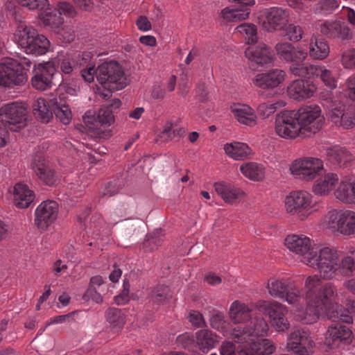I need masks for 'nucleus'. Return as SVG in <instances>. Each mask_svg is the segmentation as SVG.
<instances>
[{"instance_id":"f257e3e1","label":"nucleus","mask_w":355,"mask_h":355,"mask_svg":"<svg viewBox=\"0 0 355 355\" xmlns=\"http://www.w3.org/2000/svg\"><path fill=\"white\" fill-rule=\"evenodd\" d=\"M285 246L301 262L318 271L323 279L341 280L355 272V251L344 255L334 248L318 249L304 234H290L284 240Z\"/></svg>"},{"instance_id":"f03ea898","label":"nucleus","mask_w":355,"mask_h":355,"mask_svg":"<svg viewBox=\"0 0 355 355\" xmlns=\"http://www.w3.org/2000/svg\"><path fill=\"white\" fill-rule=\"evenodd\" d=\"M250 324L239 325L232 329L231 338L236 343L245 344L239 355H269L275 350L273 343L266 338L259 339L264 336L268 331V324L262 317L252 316Z\"/></svg>"},{"instance_id":"7ed1b4c3","label":"nucleus","mask_w":355,"mask_h":355,"mask_svg":"<svg viewBox=\"0 0 355 355\" xmlns=\"http://www.w3.org/2000/svg\"><path fill=\"white\" fill-rule=\"evenodd\" d=\"M320 277L315 275L309 276L305 281L306 297L304 305L307 307L302 320L306 323H313L326 313L328 309L336 304L337 289L332 283H326L322 286Z\"/></svg>"},{"instance_id":"20e7f679","label":"nucleus","mask_w":355,"mask_h":355,"mask_svg":"<svg viewBox=\"0 0 355 355\" xmlns=\"http://www.w3.org/2000/svg\"><path fill=\"white\" fill-rule=\"evenodd\" d=\"M347 309L336 303L330 306L322 315H327L332 324L329 327L324 344L330 349L338 347L342 343H349L351 341L352 331L343 322H352V315L355 316V301H349Z\"/></svg>"},{"instance_id":"39448f33","label":"nucleus","mask_w":355,"mask_h":355,"mask_svg":"<svg viewBox=\"0 0 355 355\" xmlns=\"http://www.w3.org/2000/svg\"><path fill=\"white\" fill-rule=\"evenodd\" d=\"M322 106L327 110V114L336 126L349 129L355 125V112L336 101L330 91H323L320 94Z\"/></svg>"},{"instance_id":"423d86ee","label":"nucleus","mask_w":355,"mask_h":355,"mask_svg":"<svg viewBox=\"0 0 355 355\" xmlns=\"http://www.w3.org/2000/svg\"><path fill=\"white\" fill-rule=\"evenodd\" d=\"M18 46L27 54L40 55L49 49L50 42L46 36L39 34L32 26L20 24L15 33Z\"/></svg>"},{"instance_id":"0eeeda50","label":"nucleus","mask_w":355,"mask_h":355,"mask_svg":"<svg viewBox=\"0 0 355 355\" xmlns=\"http://www.w3.org/2000/svg\"><path fill=\"white\" fill-rule=\"evenodd\" d=\"M31 62L24 58L19 62L10 58H5L0 62V86L12 87L24 85L28 80L26 71Z\"/></svg>"},{"instance_id":"6e6552de","label":"nucleus","mask_w":355,"mask_h":355,"mask_svg":"<svg viewBox=\"0 0 355 355\" xmlns=\"http://www.w3.org/2000/svg\"><path fill=\"white\" fill-rule=\"evenodd\" d=\"M121 105V103L119 99H114L110 106L101 107L96 118L90 117L86 114V116L84 117V122L92 137L103 139L110 137L111 132L106 128L110 126L114 121L112 107L118 108Z\"/></svg>"},{"instance_id":"1a4fd4ad","label":"nucleus","mask_w":355,"mask_h":355,"mask_svg":"<svg viewBox=\"0 0 355 355\" xmlns=\"http://www.w3.org/2000/svg\"><path fill=\"white\" fill-rule=\"evenodd\" d=\"M98 82L109 92L120 90L127 85L121 67L116 61L103 62L96 69Z\"/></svg>"},{"instance_id":"9d476101","label":"nucleus","mask_w":355,"mask_h":355,"mask_svg":"<svg viewBox=\"0 0 355 355\" xmlns=\"http://www.w3.org/2000/svg\"><path fill=\"white\" fill-rule=\"evenodd\" d=\"M267 287L272 296L284 300L295 306L297 311L304 308V295L295 286L291 285L289 279L272 278L268 281Z\"/></svg>"},{"instance_id":"9b49d317","label":"nucleus","mask_w":355,"mask_h":355,"mask_svg":"<svg viewBox=\"0 0 355 355\" xmlns=\"http://www.w3.org/2000/svg\"><path fill=\"white\" fill-rule=\"evenodd\" d=\"M27 112L26 103H7L0 108V122L5 128L17 132L26 125Z\"/></svg>"},{"instance_id":"f8f14e48","label":"nucleus","mask_w":355,"mask_h":355,"mask_svg":"<svg viewBox=\"0 0 355 355\" xmlns=\"http://www.w3.org/2000/svg\"><path fill=\"white\" fill-rule=\"evenodd\" d=\"M323 225L343 235L355 234V212L349 210L332 209L324 217Z\"/></svg>"},{"instance_id":"ddd939ff","label":"nucleus","mask_w":355,"mask_h":355,"mask_svg":"<svg viewBox=\"0 0 355 355\" xmlns=\"http://www.w3.org/2000/svg\"><path fill=\"white\" fill-rule=\"evenodd\" d=\"M290 170L295 178L304 181L315 179L324 171L323 162L315 157L296 159L292 163Z\"/></svg>"},{"instance_id":"4468645a","label":"nucleus","mask_w":355,"mask_h":355,"mask_svg":"<svg viewBox=\"0 0 355 355\" xmlns=\"http://www.w3.org/2000/svg\"><path fill=\"white\" fill-rule=\"evenodd\" d=\"M295 114L302 126V135L306 132L315 133L322 126L324 117L320 106L317 105H304L295 111Z\"/></svg>"},{"instance_id":"2eb2a0df","label":"nucleus","mask_w":355,"mask_h":355,"mask_svg":"<svg viewBox=\"0 0 355 355\" xmlns=\"http://www.w3.org/2000/svg\"><path fill=\"white\" fill-rule=\"evenodd\" d=\"M259 308L268 316L272 327L276 331H284L289 328L290 324L286 317L288 313L286 306L275 301H262L259 303Z\"/></svg>"},{"instance_id":"dca6fc26","label":"nucleus","mask_w":355,"mask_h":355,"mask_svg":"<svg viewBox=\"0 0 355 355\" xmlns=\"http://www.w3.org/2000/svg\"><path fill=\"white\" fill-rule=\"evenodd\" d=\"M275 132L284 139H294L302 135L295 111H284L277 114L275 122Z\"/></svg>"},{"instance_id":"f3484780","label":"nucleus","mask_w":355,"mask_h":355,"mask_svg":"<svg viewBox=\"0 0 355 355\" xmlns=\"http://www.w3.org/2000/svg\"><path fill=\"white\" fill-rule=\"evenodd\" d=\"M291 10L282 7H271L261 11L259 20L269 32L280 31L288 23Z\"/></svg>"},{"instance_id":"a211bd4d","label":"nucleus","mask_w":355,"mask_h":355,"mask_svg":"<svg viewBox=\"0 0 355 355\" xmlns=\"http://www.w3.org/2000/svg\"><path fill=\"white\" fill-rule=\"evenodd\" d=\"M313 346L314 342L309 331L296 328L291 333L287 341V347L292 354L282 355H311Z\"/></svg>"},{"instance_id":"6ab92c4d","label":"nucleus","mask_w":355,"mask_h":355,"mask_svg":"<svg viewBox=\"0 0 355 355\" xmlns=\"http://www.w3.org/2000/svg\"><path fill=\"white\" fill-rule=\"evenodd\" d=\"M58 210L55 201H43L35 211V225L40 230L47 229L57 218Z\"/></svg>"},{"instance_id":"aec40b11","label":"nucleus","mask_w":355,"mask_h":355,"mask_svg":"<svg viewBox=\"0 0 355 355\" xmlns=\"http://www.w3.org/2000/svg\"><path fill=\"white\" fill-rule=\"evenodd\" d=\"M285 206L286 211L291 214L308 211L314 206L313 196L304 190L292 191L285 199Z\"/></svg>"},{"instance_id":"412c9836","label":"nucleus","mask_w":355,"mask_h":355,"mask_svg":"<svg viewBox=\"0 0 355 355\" xmlns=\"http://www.w3.org/2000/svg\"><path fill=\"white\" fill-rule=\"evenodd\" d=\"M55 72V66L52 62L38 64L34 69V76L31 78L33 87L41 91L51 88Z\"/></svg>"},{"instance_id":"4be33fe9","label":"nucleus","mask_w":355,"mask_h":355,"mask_svg":"<svg viewBox=\"0 0 355 355\" xmlns=\"http://www.w3.org/2000/svg\"><path fill=\"white\" fill-rule=\"evenodd\" d=\"M316 28L328 38H338L342 40L349 39L351 33L343 20L320 21Z\"/></svg>"},{"instance_id":"5701e85b","label":"nucleus","mask_w":355,"mask_h":355,"mask_svg":"<svg viewBox=\"0 0 355 355\" xmlns=\"http://www.w3.org/2000/svg\"><path fill=\"white\" fill-rule=\"evenodd\" d=\"M327 162L336 168H347L354 160V155L345 147L334 146L325 150Z\"/></svg>"},{"instance_id":"b1692460","label":"nucleus","mask_w":355,"mask_h":355,"mask_svg":"<svg viewBox=\"0 0 355 355\" xmlns=\"http://www.w3.org/2000/svg\"><path fill=\"white\" fill-rule=\"evenodd\" d=\"M317 90L316 85L308 80L297 79L287 87L288 96L296 101H304L312 97Z\"/></svg>"},{"instance_id":"393cba45","label":"nucleus","mask_w":355,"mask_h":355,"mask_svg":"<svg viewBox=\"0 0 355 355\" xmlns=\"http://www.w3.org/2000/svg\"><path fill=\"white\" fill-rule=\"evenodd\" d=\"M31 167L43 182L49 186L54 184L55 182L54 171L42 153H36L33 155Z\"/></svg>"},{"instance_id":"a878e982","label":"nucleus","mask_w":355,"mask_h":355,"mask_svg":"<svg viewBox=\"0 0 355 355\" xmlns=\"http://www.w3.org/2000/svg\"><path fill=\"white\" fill-rule=\"evenodd\" d=\"M245 55L248 60L259 65L270 64L275 59L272 51L263 43L248 46L245 50Z\"/></svg>"},{"instance_id":"bb28decb","label":"nucleus","mask_w":355,"mask_h":355,"mask_svg":"<svg viewBox=\"0 0 355 355\" xmlns=\"http://www.w3.org/2000/svg\"><path fill=\"white\" fill-rule=\"evenodd\" d=\"M214 187L217 194L229 204L236 203L244 196L242 189L228 182H216Z\"/></svg>"},{"instance_id":"cd10ccee","label":"nucleus","mask_w":355,"mask_h":355,"mask_svg":"<svg viewBox=\"0 0 355 355\" xmlns=\"http://www.w3.org/2000/svg\"><path fill=\"white\" fill-rule=\"evenodd\" d=\"M286 73L283 70L274 69L268 73H259L256 76L254 85L263 89L277 87L285 78Z\"/></svg>"},{"instance_id":"c85d7f7f","label":"nucleus","mask_w":355,"mask_h":355,"mask_svg":"<svg viewBox=\"0 0 355 355\" xmlns=\"http://www.w3.org/2000/svg\"><path fill=\"white\" fill-rule=\"evenodd\" d=\"M230 110L239 123L248 126H253L257 123L256 112L250 105L234 103L231 105Z\"/></svg>"},{"instance_id":"c756f323","label":"nucleus","mask_w":355,"mask_h":355,"mask_svg":"<svg viewBox=\"0 0 355 355\" xmlns=\"http://www.w3.org/2000/svg\"><path fill=\"white\" fill-rule=\"evenodd\" d=\"M255 313L245 303L234 301L229 309V315L234 324H245L249 322Z\"/></svg>"},{"instance_id":"7c9ffc66","label":"nucleus","mask_w":355,"mask_h":355,"mask_svg":"<svg viewBox=\"0 0 355 355\" xmlns=\"http://www.w3.org/2000/svg\"><path fill=\"white\" fill-rule=\"evenodd\" d=\"M35 199L34 192L21 182L15 184L13 189V200L15 205L20 209L30 206Z\"/></svg>"},{"instance_id":"2f4dec72","label":"nucleus","mask_w":355,"mask_h":355,"mask_svg":"<svg viewBox=\"0 0 355 355\" xmlns=\"http://www.w3.org/2000/svg\"><path fill=\"white\" fill-rule=\"evenodd\" d=\"M55 96L47 98H39L33 105V114L36 118L43 123H48L53 118V110L52 101Z\"/></svg>"},{"instance_id":"473e14b6","label":"nucleus","mask_w":355,"mask_h":355,"mask_svg":"<svg viewBox=\"0 0 355 355\" xmlns=\"http://www.w3.org/2000/svg\"><path fill=\"white\" fill-rule=\"evenodd\" d=\"M53 114L63 124H69L72 118L69 105L64 96H55L52 101Z\"/></svg>"},{"instance_id":"72a5a7b5","label":"nucleus","mask_w":355,"mask_h":355,"mask_svg":"<svg viewBox=\"0 0 355 355\" xmlns=\"http://www.w3.org/2000/svg\"><path fill=\"white\" fill-rule=\"evenodd\" d=\"M329 46L324 39L313 36L309 45V55L314 60H322L329 54Z\"/></svg>"},{"instance_id":"f704fd0d","label":"nucleus","mask_w":355,"mask_h":355,"mask_svg":"<svg viewBox=\"0 0 355 355\" xmlns=\"http://www.w3.org/2000/svg\"><path fill=\"white\" fill-rule=\"evenodd\" d=\"M338 181L337 174L327 173L324 176L318 178L313 186V191L318 196L327 195Z\"/></svg>"},{"instance_id":"c9c22d12","label":"nucleus","mask_w":355,"mask_h":355,"mask_svg":"<svg viewBox=\"0 0 355 355\" xmlns=\"http://www.w3.org/2000/svg\"><path fill=\"white\" fill-rule=\"evenodd\" d=\"M217 343V336L211 331L202 329L196 332V343L203 352L214 348Z\"/></svg>"},{"instance_id":"e433bc0d","label":"nucleus","mask_w":355,"mask_h":355,"mask_svg":"<svg viewBox=\"0 0 355 355\" xmlns=\"http://www.w3.org/2000/svg\"><path fill=\"white\" fill-rule=\"evenodd\" d=\"M225 153L234 159H243L251 154L250 147L245 143L232 142L224 146Z\"/></svg>"},{"instance_id":"4c0bfd02","label":"nucleus","mask_w":355,"mask_h":355,"mask_svg":"<svg viewBox=\"0 0 355 355\" xmlns=\"http://www.w3.org/2000/svg\"><path fill=\"white\" fill-rule=\"evenodd\" d=\"M241 173L253 181H260L264 177V167L255 162H248L240 166Z\"/></svg>"},{"instance_id":"58836bf2","label":"nucleus","mask_w":355,"mask_h":355,"mask_svg":"<svg viewBox=\"0 0 355 355\" xmlns=\"http://www.w3.org/2000/svg\"><path fill=\"white\" fill-rule=\"evenodd\" d=\"M335 196L343 202L355 203L354 184L342 181L335 191Z\"/></svg>"},{"instance_id":"ea45409f","label":"nucleus","mask_w":355,"mask_h":355,"mask_svg":"<svg viewBox=\"0 0 355 355\" xmlns=\"http://www.w3.org/2000/svg\"><path fill=\"white\" fill-rule=\"evenodd\" d=\"M42 10L40 15V18L45 26L58 28L63 23V18L57 10H51L49 6H46Z\"/></svg>"},{"instance_id":"a19ab883","label":"nucleus","mask_w":355,"mask_h":355,"mask_svg":"<svg viewBox=\"0 0 355 355\" xmlns=\"http://www.w3.org/2000/svg\"><path fill=\"white\" fill-rule=\"evenodd\" d=\"M315 67L316 64H311L302 62L293 63L290 66L289 70L291 73L295 76L311 78L314 77Z\"/></svg>"},{"instance_id":"79ce46f5","label":"nucleus","mask_w":355,"mask_h":355,"mask_svg":"<svg viewBox=\"0 0 355 355\" xmlns=\"http://www.w3.org/2000/svg\"><path fill=\"white\" fill-rule=\"evenodd\" d=\"M249 14L250 10L247 8L242 9L225 8L221 12L222 17L230 22L244 20L248 17Z\"/></svg>"},{"instance_id":"37998d69","label":"nucleus","mask_w":355,"mask_h":355,"mask_svg":"<svg viewBox=\"0 0 355 355\" xmlns=\"http://www.w3.org/2000/svg\"><path fill=\"white\" fill-rule=\"evenodd\" d=\"M236 30L243 37L247 44H254L257 42V30L255 25L243 23L239 25Z\"/></svg>"},{"instance_id":"c03bdc74","label":"nucleus","mask_w":355,"mask_h":355,"mask_svg":"<svg viewBox=\"0 0 355 355\" xmlns=\"http://www.w3.org/2000/svg\"><path fill=\"white\" fill-rule=\"evenodd\" d=\"M286 105V103L284 100H279L273 103H263L257 106V112L261 117L266 119L274 114L277 109L284 107Z\"/></svg>"},{"instance_id":"a18cd8bd","label":"nucleus","mask_w":355,"mask_h":355,"mask_svg":"<svg viewBox=\"0 0 355 355\" xmlns=\"http://www.w3.org/2000/svg\"><path fill=\"white\" fill-rule=\"evenodd\" d=\"M314 77H319L324 85L330 89L336 87L337 81L332 72L324 66L316 64L314 71Z\"/></svg>"},{"instance_id":"49530a36","label":"nucleus","mask_w":355,"mask_h":355,"mask_svg":"<svg viewBox=\"0 0 355 355\" xmlns=\"http://www.w3.org/2000/svg\"><path fill=\"white\" fill-rule=\"evenodd\" d=\"M210 323L213 328L221 331L224 336L231 338L232 330L234 327H228L229 324L226 322L224 315L222 312L216 311L214 313L210 318Z\"/></svg>"},{"instance_id":"de8ad7c7","label":"nucleus","mask_w":355,"mask_h":355,"mask_svg":"<svg viewBox=\"0 0 355 355\" xmlns=\"http://www.w3.org/2000/svg\"><path fill=\"white\" fill-rule=\"evenodd\" d=\"M107 321L113 329H121L125 323V317L120 309L110 308L105 313Z\"/></svg>"},{"instance_id":"09e8293b","label":"nucleus","mask_w":355,"mask_h":355,"mask_svg":"<svg viewBox=\"0 0 355 355\" xmlns=\"http://www.w3.org/2000/svg\"><path fill=\"white\" fill-rule=\"evenodd\" d=\"M170 296V288L164 285H158L150 291V300L156 304H164Z\"/></svg>"},{"instance_id":"8fccbe9b","label":"nucleus","mask_w":355,"mask_h":355,"mask_svg":"<svg viewBox=\"0 0 355 355\" xmlns=\"http://www.w3.org/2000/svg\"><path fill=\"white\" fill-rule=\"evenodd\" d=\"M339 6L338 0H322L316 7L317 11L322 15H328L333 12Z\"/></svg>"},{"instance_id":"3c124183","label":"nucleus","mask_w":355,"mask_h":355,"mask_svg":"<svg viewBox=\"0 0 355 355\" xmlns=\"http://www.w3.org/2000/svg\"><path fill=\"white\" fill-rule=\"evenodd\" d=\"M184 133V128L172 123H167L163 130V134L170 139H179Z\"/></svg>"},{"instance_id":"603ef678","label":"nucleus","mask_w":355,"mask_h":355,"mask_svg":"<svg viewBox=\"0 0 355 355\" xmlns=\"http://www.w3.org/2000/svg\"><path fill=\"white\" fill-rule=\"evenodd\" d=\"M278 55L288 62L292 58V51L294 46L290 43H278L275 46Z\"/></svg>"},{"instance_id":"864d4df0","label":"nucleus","mask_w":355,"mask_h":355,"mask_svg":"<svg viewBox=\"0 0 355 355\" xmlns=\"http://www.w3.org/2000/svg\"><path fill=\"white\" fill-rule=\"evenodd\" d=\"M20 5L29 10H44L49 6L48 0H16Z\"/></svg>"},{"instance_id":"5fc2aeb1","label":"nucleus","mask_w":355,"mask_h":355,"mask_svg":"<svg viewBox=\"0 0 355 355\" xmlns=\"http://www.w3.org/2000/svg\"><path fill=\"white\" fill-rule=\"evenodd\" d=\"M161 232V230H157L153 234H148L147 239L144 243V247L146 248H149L150 250H153L154 249L157 248L162 242V240L159 238V234Z\"/></svg>"},{"instance_id":"6e6d98bb","label":"nucleus","mask_w":355,"mask_h":355,"mask_svg":"<svg viewBox=\"0 0 355 355\" xmlns=\"http://www.w3.org/2000/svg\"><path fill=\"white\" fill-rule=\"evenodd\" d=\"M177 345L184 349L189 348L194 345V337L191 333L185 332L176 338Z\"/></svg>"},{"instance_id":"4d7b16f0","label":"nucleus","mask_w":355,"mask_h":355,"mask_svg":"<svg viewBox=\"0 0 355 355\" xmlns=\"http://www.w3.org/2000/svg\"><path fill=\"white\" fill-rule=\"evenodd\" d=\"M288 39L292 42H297L302 37V31L299 26L289 24L286 29Z\"/></svg>"},{"instance_id":"13d9d810","label":"nucleus","mask_w":355,"mask_h":355,"mask_svg":"<svg viewBox=\"0 0 355 355\" xmlns=\"http://www.w3.org/2000/svg\"><path fill=\"white\" fill-rule=\"evenodd\" d=\"M130 284L128 281H123V289L120 294L114 297V302L118 305H123L129 301Z\"/></svg>"},{"instance_id":"bf43d9fd","label":"nucleus","mask_w":355,"mask_h":355,"mask_svg":"<svg viewBox=\"0 0 355 355\" xmlns=\"http://www.w3.org/2000/svg\"><path fill=\"white\" fill-rule=\"evenodd\" d=\"M341 62L345 68L355 67V49L343 53Z\"/></svg>"},{"instance_id":"052dcab7","label":"nucleus","mask_w":355,"mask_h":355,"mask_svg":"<svg viewBox=\"0 0 355 355\" xmlns=\"http://www.w3.org/2000/svg\"><path fill=\"white\" fill-rule=\"evenodd\" d=\"M75 66V61L70 55H67L60 62L61 71L66 74L71 73Z\"/></svg>"},{"instance_id":"680f3d73","label":"nucleus","mask_w":355,"mask_h":355,"mask_svg":"<svg viewBox=\"0 0 355 355\" xmlns=\"http://www.w3.org/2000/svg\"><path fill=\"white\" fill-rule=\"evenodd\" d=\"M75 312H71L66 315H61L51 318L46 322V326L55 324H62L64 322H71L74 320L73 315Z\"/></svg>"},{"instance_id":"e2e57ef3","label":"nucleus","mask_w":355,"mask_h":355,"mask_svg":"<svg viewBox=\"0 0 355 355\" xmlns=\"http://www.w3.org/2000/svg\"><path fill=\"white\" fill-rule=\"evenodd\" d=\"M308 53L301 47H295L292 51V58L288 62L296 63L302 62L306 58Z\"/></svg>"},{"instance_id":"0e129e2a","label":"nucleus","mask_w":355,"mask_h":355,"mask_svg":"<svg viewBox=\"0 0 355 355\" xmlns=\"http://www.w3.org/2000/svg\"><path fill=\"white\" fill-rule=\"evenodd\" d=\"M121 189V184L119 180H113L109 182L105 186V190L103 192V196H112L117 193Z\"/></svg>"},{"instance_id":"69168bd1","label":"nucleus","mask_w":355,"mask_h":355,"mask_svg":"<svg viewBox=\"0 0 355 355\" xmlns=\"http://www.w3.org/2000/svg\"><path fill=\"white\" fill-rule=\"evenodd\" d=\"M189 320L196 327H201L205 324L202 315L196 311L189 313Z\"/></svg>"},{"instance_id":"338daca9","label":"nucleus","mask_w":355,"mask_h":355,"mask_svg":"<svg viewBox=\"0 0 355 355\" xmlns=\"http://www.w3.org/2000/svg\"><path fill=\"white\" fill-rule=\"evenodd\" d=\"M219 350L220 355H236L235 345L230 341L223 343Z\"/></svg>"},{"instance_id":"774afa93","label":"nucleus","mask_w":355,"mask_h":355,"mask_svg":"<svg viewBox=\"0 0 355 355\" xmlns=\"http://www.w3.org/2000/svg\"><path fill=\"white\" fill-rule=\"evenodd\" d=\"M346 94L352 101H355V76H350L346 80Z\"/></svg>"}]
</instances>
